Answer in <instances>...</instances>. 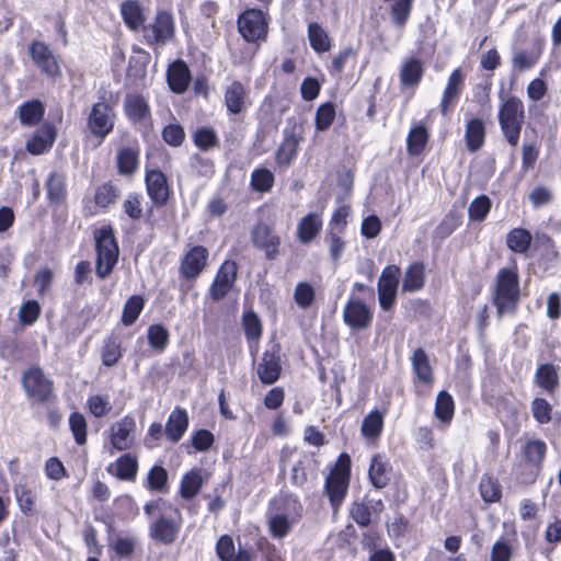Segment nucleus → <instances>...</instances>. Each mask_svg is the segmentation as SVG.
Here are the masks:
<instances>
[{
  "mask_svg": "<svg viewBox=\"0 0 561 561\" xmlns=\"http://www.w3.org/2000/svg\"><path fill=\"white\" fill-rule=\"evenodd\" d=\"M481 497L486 503H494L500 501L502 496L500 484L491 477L483 476L480 480Z\"/></svg>",
  "mask_w": 561,
  "mask_h": 561,
  "instance_id": "48",
  "label": "nucleus"
},
{
  "mask_svg": "<svg viewBox=\"0 0 561 561\" xmlns=\"http://www.w3.org/2000/svg\"><path fill=\"white\" fill-rule=\"evenodd\" d=\"M188 426V417L185 411L174 410L165 424V435L172 442L176 443L181 439Z\"/></svg>",
  "mask_w": 561,
  "mask_h": 561,
  "instance_id": "29",
  "label": "nucleus"
},
{
  "mask_svg": "<svg viewBox=\"0 0 561 561\" xmlns=\"http://www.w3.org/2000/svg\"><path fill=\"white\" fill-rule=\"evenodd\" d=\"M294 298L300 308H308L314 300V289L311 284L307 282L298 283L294 290Z\"/></svg>",
  "mask_w": 561,
  "mask_h": 561,
  "instance_id": "55",
  "label": "nucleus"
},
{
  "mask_svg": "<svg viewBox=\"0 0 561 561\" xmlns=\"http://www.w3.org/2000/svg\"><path fill=\"white\" fill-rule=\"evenodd\" d=\"M30 55L33 61L49 77L60 75L58 61L49 47L39 41L30 45Z\"/></svg>",
  "mask_w": 561,
  "mask_h": 561,
  "instance_id": "17",
  "label": "nucleus"
},
{
  "mask_svg": "<svg viewBox=\"0 0 561 561\" xmlns=\"http://www.w3.org/2000/svg\"><path fill=\"white\" fill-rule=\"evenodd\" d=\"M124 110L129 119L139 122L149 115L146 100L137 94H128L124 101Z\"/></svg>",
  "mask_w": 561,
  "mask_h": 561,
  "instance_id": "32",
  "label": "nucleus"
},
{
  "mask_svg": "<svg viewBox=\"0 0 561 561\" xmlns=\"http://www.w3.org/2000/svg\"><path fill=\"white\" fill-rule=\"evenodd\" d=\"M368 477L376 489H383L388 485L391 477V466L385 456L377 454L371 458Z\"/></svg>",
  "mask_w": 561,
  "mask_h": 561,
  "instance_id": "25",
  "label": "nucleus"
},
{
  "mask_svg": "<svg viewBox=\"0 0 561 561\" xmlns=\"http://www.w3.org/2000/svg\"><path fill=\"white\" fill-rule=\"evenodd\" d=\"M425 274H424V265L422 263H413L411 264L403 278L402 290L403 291H416L420 290L424 286Z\"/></svg>",
  "mask_w": 561,
  "mask_h": 561,
  "instance_id": "34",
  "label": "nucleus"
},
{
  "mask_svg": "<svg viewBox=\"0 0 561 561\" xmlns=\"http://www.w3.org/2000/svg\"><path fill=\"white\" fill-rule=\"evenodd\" d=\"M238 30L247 42L263 38L267 32V22L264 13L259 9L245 10L238 18Z\"/></svg>",
  "mask_w": 561,
  "mask_h": 561,
  "instance_id": "7",
  "label": "nucleus"
},
{
  "mask_svg": "<svg viewBox=\"0 0 561 561\" xmlns=\"http://www.w3.org/2000/svg\"><path fill=\"white\" fill-rule=\"evenodd\" d=\"M335 118V107L332 103H325L319 106L316 114V128L318 130L328 129Z\"/></svg>",
  "mask_w": 561,
  "mask_h": 561,
  "instance_id": "60",
  "label": "nucleus"
},
{
  "mask_svg": "<svg viewBox=\"0 0 561 561\" xmlns=\"http://www.w3.org/2000/svg\"><path fill=\"white\" fill-rule=\"evenodd\" d=\"M312 460L311 456L302 455L293 466L290 480L297 486H302L307 482V463Z\"/></svg>",
  "mask_w": 561,
  "mask_h": 561,
  "instance_id": "62",
  "label": "nucleus"
},
{
  "mask_svg": "<svg viewBox=\"0 0 561 561\" xmlns=\"http://www.w3.org/2000/svg\"><path fill=\"white\" fill-rule=\"evenodd\" d=\"M465 139L467 149L471 152L478 151L485 140V127L482 119L472 117L466 124Z\"/></svg>",
  "mask_w": 561,
  "mask_h": 561,
  "instance_id": "28",
  "label": "nucleus"
},
{
  "mask_svg": "<svg viewBox=\"0 0 561 561\" xmlns=\"http://www.w3.org/2000/svg\"><path fill=\"white\" fill-rule=\"evenodd\" d=\"M308 39L317 53H325L331 48V41L327 31L316 22L308 25Z\"/></svg>",
  "mask_w": 561,
  "mask_h": 561,
  "instance_id": "35",
  "label": "nucleus"
},
{
  "mask_svg": "<svg viewBox=\"0 0 561 561\" xmlns=\"http://www.w3.org/2000/svg\"><path fill=\"white\" fill-rule=\"evenodd\" d=\"M56 138L55 128L44 125L27 140L26 150L32 154H42L50 149Z\"/></svg>",
  "mask_w": 561,
  "mask_h": 561,
  "instance_id": "26",
  "label": "nucleus"
},
{
  "mask_svg": "<svg viewBox=\"0 0 561 561\" xmlns=\"http://www.w3.org/2000/svg\"><path fill=\"white\" fill-rule=\"evenodd\" d=\"M180 525L171 516L162 515L150 526V536L160 542L171 543L175 540Z\"/></svg>",
  "mask_w": 561,
  "mask_h": 561,
  "instance_id": "24",
  "label": "nucleus"
},
{
  "mask_svg": "<svg viewBox=\"0 0 561 561\" xmlns=\"http://www.w3.org/2000/svg\"><path fill=\"white\" fill-rule=\"evenodd\" d=\"M435 415L444 423L449 422L454 416V400L446 391L437 394L435 403Z\"/></svg>",
  "mask_w": 561,
  "mask_h": 561,
  "instance_id": "45",
  "label": "nucleus"
},
{
  "mask_svg": "<svg viewBox=\"0 0 561 561\" xmlns=\"http://www.w3.org/2000/svg\"><path fill=\"white\" fill-rule=\"evenodd\" d=\"M248 89L239 81H232L225 89V104L229 113L240 114L248 106Z\"/></svg>",
  "mask_w": 561,
  "mask_h": 561,
  "instance_id": "21",
  "label": "nucleus"
},
{
  "mask_svg": "<svg viewBox=\"0 0 561 561\" xmlns=\"http://www.w3.org/2000/svg\"><path fill=\"white\" fill-rule=\"evenodd\" d=\"M144 299L140 296H131L125 302L122 322L125 325H131L138 319L141 310L144 309Z\"/></svg>",
  "mask_w": 561,
  "mask_h": 561,
  "instance_id": "46",
  "label": "nucleus"
},
{
  "mask_svg": "<svg viewBox=\"0 0 561 561\" xmlns=\"http://www.w3.org/2000/svg\"><path fill=\"white\" fill-rule=\"evenodd\" d=\"M519 296L518 274L516 267L501 268L496 277V286L493 302L496 306L499 316L512 311Z\"/></svg>",
  "mask_w": 561,
  "mask_h": 561,
  "instance_id": "2",
  "label": "nucleus"
},
{
  "mask_svg": "<svg viewBox=\"0 0 561 561\" xmlns=\"http://www.w3.org/2000/svg\"><path fill=\"white\" fill-rule=\"evenodd\" d=\"M428 141V133L422 125L413 127L407 139V150L410 156H419Z\"/></svg>",
  "mask_w": 561,
  "mask_h": 561,
  "instance_id": "39",
  "label": "nucleus"
},
{
  "mask_svg": "<svg viewBox=\"0 0 561 561\" xmlns=\"http://www.w3.org/2000/svg\"><path fill=\"white\" fill-rule=\"evenodd\" d=\"M274 183L273 173L265 169H257L252 172L251 186L254 191L265 193L268 192Z\"/></svg>",
  "mask_w": 561,
  "mask_h": 561,
  "instance_id": "49",
  "label": "nucleus"
},
{
  "mask_svg": "<svg viewBox=\"0 0 561 561\" xmlns=\"http://www.w3.org/2000/svg\"><path fill=\"white\" fill-rule=\"evenodd\" d=\"M121 14L126 26L133 31L144 30L146 16L141 4L137 0H126L121 4Z\"/></svg>",
  "mask_w": 561,
  "mask_h": 561,
  "instance_id": "27",
  "label": "nucleus"
},
{
  "mask_svg": "<svg viewBox=\"0 0 561 561\" xmlns=\"http://www.w3.org/2000/svg\"><path fill=\"white\" fill-rule=\"evenodd\" d=\"M87 405L90 413L95 417H103L112 410V404L107 394L90 396L87 400Z\"/></svg>",
  "mask_w": 561,
  "mask_h": 561,
  "instance_id": "50",
  "label": "nucleus"
},
{
  "mask_svg": "<svg viewBox=\"0 0 561 561\" xmlns=\"http://www.w3.org/2000/svg\"><path fill=\"white\" fill-rule=\"evenodd\" d=\"M44 113V105L37 100L27 101L19 106V118L25 126L36 125L43 118Z\"/></svg>",
  "mask_w": 561,
  "mask_h": 561,
  "instance_id": "33",
  "label": "nucleus"
},
{
  "mask_svg": "<svg viewBox=\"0 0 561 561\" xmlns=\"http://www.w3.org/2000/svg\"><path fill=\"white\" fill-rule=\"evenodd\" d=\"M350 480V457L342 454L339 457L336 467L331 471L325 481V492L334 510H337L343 502L348 488Z\"/></svg>",
  "mask_w": 561,
  "mask_h": 561,
  "instance_id": "5",
  "label": "nucleus"
},
{
  "mask_svg": "<svg viewBox=\"0 0 561 561\" xmlns=\"http://www.w3.org/2000/svg\"><path fill=\"white\" fill-rule=\"evenodd\" d=\"M174 34V21L171 13L160 11L157 13L154 22L144 27V37L149 44L164 45Z\"/></svg>",
  "mask_w": 561,
  "mask_h": 561,
  "instance_id": "11",
  "label": "nucleus"
},
{
  "mask_svg": "<svg viewBox=\"0 0 561 561\" xmlns=\"http://www.w3.org/2000/svg\"><path fill=\"white\" fill-rule=\"evenodd\" d=\"M138 470V462L135 456L130 454L122 455L114 466L108 468V471L115 474L121 480L131 481L135 479Z\"/></svg>",
  "mask_w": 561,
  "mask_h": 561,
  "instance_id": "30",
  "label": "nucleus"
},
{
  "mask_svg": "<svg viewBox=\"0 0 561 561\" xmlns=\"http://www.w3.org/2000/svg\"><path fill=\"white\" fill-rule=\"evenodd\" d=\"M118 195L119 192L116 186L111 183H105L98 187L94 195V201L98 206L106 208L116 202Z\"/></svg>",
  "mask_w": 561,
  "mask_h": 561,
  "instance_id": "51",
  "label": "nucleus"
},
{
  "mask_svg": "<svg viewBox=\"0 0 561 561\" xmlns=\"http://www.w3.org/2000/svg\"><path fill=\"white\" fill-rule=\"evenodd\" d=\"M322 215L318 211L308 213L297 225L296 236L300 243L308 244L313 241L322 229Z\"/></svg>",
  "mask_w": 561,
  "mask_h": 561,
  "instance_id": "20",
  "label": "nucleus"
},
{
  "mask_svg": "<svg viewBox=\"0 0 561 561\" xmlns=\"http://www.w3.org/2000/svg\"><path fill=\"white\" fill-rule=\"evenodd\" d=\"M136 430V422L130 416H125L119 421L112 424L111 431V445L116 450L129 449L134 444V433Z\"/></svg>",
  "mask_w": 561,
  "mask_h": 561,
  "instance_id": "15",
  "label": "nucleus"
},
{
  "mask_svg": "<svg viewBox=\"0 0 561 561\" xmlns=\"http://www.w3.org/2000/svg\"><path fill=\"white\" fill-rule=\"evenodd\" d=\"M96 262L95 273L101 279L106 278L118 262L119 249L113 228L102 226L94 232Z\"/></svg>",
  "mask_w": 561,
  "mask_h": 561,
  "instance_id": "1",
  "label": "nucleus"
},
{
  "mask_svg": "<svg viewBox=\"0 0 561 561\" xmlns=\"http://www.w3.org/2000/svg\"><path fill=\"white\" fill-rule=\"evenodd\" d=\"M280 371L278 350L273 346L272 350L264 352L257 365V375L263 383L271 385L279 378Z\"/></svg>",
  "mask_w": 561,
  "mask_h": 561,
  "instance_id": "18",
  "label": "nucleus"
},
{
  "mask_svg": "<svg viewBox=\"0 0 561 561\" xmlns=\"http://www.w3.org/2000/svg\"><path fill=\"white\" fill-rule=\"evenodd\" d=\"M115 118L114 108L108 103L101 101L93 104L87 126L93 136L103 140L113 130Z\"/></svg>",
  "mask_w": 561,
  "mask_h": 561,
  "instance_id": "6",
  "label": "nucleus"
},
{
  "mask_svg": "<svg viewBox=\"0 0 561 561\" xmlns=\"http://www.w3.org/2000/svg\"><path fill=\"white\" fill-rule=\"evenodd\" d=\"M148 195L156 205H164L169 197V186L165 175L159 170L148 171L146 174Z\"/></svg>",
  "mask_w": 561,
  "mask_h": 561,
  "instance_id": "22",
  "label": "nucleus"
},
{
  "mask_svg": "<svg viewBox=\"0 0 561 561\" xmlns=\"http://www.w3.org/2000/svg\"><path fill=\"white\" fill-rule=\"evenodd\" d=\"M343 233L335 231H328L325 240L329 244L330 256L332 261L337 262L344 252L345 241L342 238Z\"/></svg>",
  "mask_w": 561,
  "mask_h": 561,
  "instance_id": "63",
  "label": "nucleus"
},
{
  "mask_svg": "<svg viewBox=\"0 0 561 561\" xmlns=\"http://www.w3.org/2000/svg\"><path fill=\"white\" fill-rule=\"evenodd\" d=\"M547 450V445L541 439H530L524 446V455L529 463L539 468Z\"/></svg>",
  "mask_w": 561,
  "mask_h": 561,
  "instance_id": "44",
  "label": "nucleus"
},
{
  "mask_svg": "<svg viewBox=\"0 0 561 561\" xmlns=\"http://www.w3.org/2000/svg\"><path fill=\"white\" fill-rule=\"evenodd\" d=\"M168 481V472L161 466H154L148 473V486L154 491H162Z\"/></svg>",
  "mask_w": 561,
  "mask_h": 561,
  "instance_id": "64",
  "label": "nucleus"
},
{
  "mask_svg": "<svg viewBox=\"0 0 561 561\" xmlns=\"http://www.w3.org/2000/svg\"><path fill=\"white\" fill-rule=\"evenodd\" d=\"M121 356L122 353L117 340L115 337L107 339L101 351L103 365L107 367L114 366L118 362Z\"/></svg>",
  "mask_w": 561,
  "mask_h": 561,
  "instance_id": "53",
  "label": "nucleus"
},
{
  "mask_svg": "<svg viewBox=\"0 0 561 561\" xmlns=\"http://www.w3.org/2000/svg\"><path fill=\"white\" fill-rule=\"evenodd\" d=\"M22 383L27 396L36 401H47L51 394L53 383L38 367H31L26 370Z\"/></svg>",
  "mask_w": 561,
  "mask_h": 561,
  "instance_id": "9",
  "label": "nucleus"
},
{
  "mask_svg": "<svg viewBox=\"0 0 561 561\" xmlns=\"http://www.w3.org/2000/svg\"><path fill=\"white\" fill-rule=\"evenodd\" d=\"M525 113L522 101L515 96L504 101L499 110V124L506 141L516 147L519 142Z\"/></svg>",
  "mask_w": 561,
  "mask_h": 561,
  "instance_id": "3",
  "label": "nucleus"
},
{
  "mask_svg": "<svg viewBox=\"0 0 561 561\" xmlns=\"http://www.w3.org/2000/svg\"><path fill=\"white\" fill-rule=\"evenodd\" d=\"M299 147V138L295 135L287 136L276 152V162L279 165H289L296 158Z\"/></svg>",
  "mask_w": 561,
  "mask_h": 561,
  "instance_id": "41",
  "label": "nucleus"
},
{
  "mask_svg": "<svg viewBox=\"0 0 561 561\" xmlns=\"http://www.w3.org/2000/svg\"><path fill=\"white\" fill-rule=\"evenodd\" d=\"M139 161V149L137 147H125L117 152V169L123 175L135 173Z\"/></svg>",
  "mask_w": 561,
  "mask_h": 561,
  "instance_id": "31",
  "label": "nucleus"
},
{
  "mask_svg": "<svg viewBox=\"0 0 561 561\" xmlns=\"http://www.w3.org/2000/svg\"><path fill=\"white\" fill-rule=\"evenodd\" d=\"M424 75L423 61L417 57L404 58L400 67L399 79L402 87L415 88Z\"/></svg>",
  "mask_w": 561,
  "mask_h": 561,
  "instance_id": "23",
  "label": "nucleus"
},
{
  "mask_svg": "<svg viewBox=\"0 0 561 561\" xmlns=\"http://www.w3.org/2000/svg\"><path fill=\"white\" fill-rule=\"evenodd\" d=\"M411 362L413 371L417 379L424 383H431L433 376L426 353L422 348L415 350L411 357Z\"/></svg>",
  "mask_w": 561,
  "mask_h": 561,
  "instance_id": "37",
  "label": "nucleus"
},
{
  "mask_svg": "<svg viewBox=\"0 0 561 561\" xmlns=\"http://www.w3.org/2000/svg\"><path fill=\"white\" fill-rule=\"evenodd\" d=\"M492 203L486 195L476 197L469 205L468 215L472 221H482L491 209Z\"/></svg>",
  "mask_w": 561,
  "mask_h": 561,
  "instance_id": "47",
  "label": "nucleus"
},
{
  "mask_svg": "<svg viewBox=\"0 0 561 561\" xmlns=\"http://www.w3.org/2000/svg\"><path fill=\"white\" fill-rule=\"evenodd\" d=\"M14 494L21 511L26 515H32L35 504L32 491L26 485L19 484L14 489Z\"/></svg>",
  "mask_w": 561,
  "mask_h": 561,
  "instance_id": "57",
  "label": "nucleus"
},
{
  "mask_svg": "<svg viewBox=\"0 0 561 561\" xmlns=\"http://www.w3.org/2000/svg\"><path fill=\"white\" fill-rule=\"evenodd\" d=\"M69 426L76 443L83 445L87 440V421L84 416L79 412L71 413L69 417Z\"/></svg>",
  "mask_w": 561,
  "mask_h": 561,
  "instance_id": "56",
  "label": "nucleus"
},
{
  "mask_svg": "<svg viewBox=\"0 0 561 561\" xmlns=\"http://www.w3.org/2000/svg\"><path fill=\"white\" fill-rule=\"evenodd\" d=\"M536 381L545 391H554L559 386L557 368L552 364L540 365L536 371Z\"/></svg>",
  "mask_w": 561,
  "mask_h": 561,
  "instance_id": "40",
  "label": "nucleus"
},
{
  "mask_svg": "<svg viewBox=\"0 0 561 561\" xmlns=\"http://www.w3.org/2000/svg\"><path fill=\"white\" fill-rule=\"evenodd\" d=\"M237 279V264L225 261L217 271L216 277L209 288L210 297L215 301L221 300L232 288Z\"/></svg>",
  "mask_w": 561,
  "mask_h": 561,
  "instance_id": "14",
  "label": "nucleus"
},
{
  "mask_svg": "<svg viewBox=\"0 0 561 561\" xmlns=\"http://www.w3.org/2000/svg\"><path fill=\"white\" fill-rule=\"evenodd\" d=\"M208 251L203 245L192 247L182 257L180 274L186 279H195L205 268Z\"/></svg>",
  "mask_w": 561,
  "mask_h": 561,
  "instance_id": "12",
  "label": "nucleus"
},
{
  "mask_svg": "<svg viewBox=\"0 0 561 561\" xmlns=\"http://www.w3.org/2000/svg\"><path fill=\"white\" fill-rule=\"evenodd\" d=\"M254 247L264 251L266 259L274 260L279 253L280 238L263 222L257 224L251 233Z\"/></svg>",
  "mask_w": 561,
  "mask_h": 561,
  "instance_id": "13",
  "label": "nucleus"
},
{
  "mask_svg": "<svg viewBox=\"0 0 561 561\" xmlns=\"http://www.w3.org/2000/svg\"><path fill=\"white\" fill-rule=\"evenodd\" d=\"M39 313V304L35 300H27L19 310L20 322L24 325H31L38 319Z\"/></svg>",
  "mask_w": 561,
  "mask_h": 561,
  "instance_id": "61",
  "label": "nucleus"
},
{
  "mask_svg": "<svg viewBox=\"0 0 561 561\" xmlns=\"http://www.w3.org/2000/svg\"><path fill=\"white\" fill-rule=\"evenodd\" d=\"M383 427V415L378 410L371 411L368 415L365 416L362 423V434L366 438H377Z\"/></svg>",
  "mask_w": 561,
  "mask_h": 561,
  "instance_id": "43",
  "label": "nucleus"
},
{
  "mask_svg": "<svg viewBox=\"0 0 561 561\" xmlns=\"http://www.w3.org/2000/svg\"><path fill=\"white\" fill-rule=\"evenodd\" d=\"M301 516L300 503L287 496L283 500L282 511H272L267 517L268 529L273 538L282 539L286 537L294 525H296Z\"/></svg>",
  "mask_w": 561,
  "mask_h": 561,
  "instance_id": "4",
  "label": "nucleus"
},
{
  "mask_svg": "<svg viewBox=\"0 0 561 561\" xmlns=\"http://www.w3.org/2000/svg\"><path fill=\"white\" fill-rule=\"evenodd\" d=\"M147 337L151 347L162 351L168 344L169 333L163 325L153 324L148 328Z\"/></svg>",
  "mask_w": 561,
  "mask_h": 561,
  "instance_id": "52",
  "label": "nucleus"
},
{
  "mask_svg": "<svg viewBox=\"0 0 561 561\" xmlns=\"http://www.w3.org/2000/svg\"><path fill=\"white\" fill-rule=\"evenodd\" d=\"M135 539L131 537L117 536L110 540V547L121 558H130L135 550Z\"/></svg>",
  "mask_w": 561,
  "mask_h": 561,
  "instance_id": "59",
  "label": "nucleus"
},
{
  "mask_svg": "<svg viewBox=\"0 0 561 561\" xmlns=\"http://www.w3.org/2000/svg\"><path fill=\"white\" fill-rule=\"evenodd\" d=\"M538 59L539 53L537 51L517 50L513 55L512 64L515 69L524 71L533 68L538 62Z\"/></svg>",
  "mask_w": 561,
  "mask_h": 561,
  "instance_id": "54",
  "label": "nucleus"
},
{
  "mask_svg": "<svg viewBox=\"0 0 561 561\" xmlns=\"http://www.w3.org/2000/svg\"><path fill=\"white\" fill-rule=\"evenodd\" d=\"M203 485V478L199 470H191L185 473L181 480L180 493L185 500L195 497Z\"/></svg>",
  "mask_w": 561,
  "mask_h": 561,
  "instance_id": "36",
  "label": "nucleus"
},
{
  "mask_svg": "<svg viewBox=\"0 0 561 561\" xmlns=\"http://www.w3.org/2000/svg\"><path fill=\"white\" fill-rule=\"evenodd\" d=\"M242 327L250 344L256 343L262 336V323L253 310H245L242 316Z\"/></svg>",
  "mask_w": 561,
  "mask_h": 561,
  "instance_id": "38",
  "label": "nucleus"
},
{
  "mask_svg": "<svg viewBox=\"0 0 561 561\" xmlns=\"http://www.w3.org/2000/svg\"><path fill=\"white\" fill-rule=\"evenodd\" d=\"M533 237L530 232L523 228H515L507 233L506 244L515 253H525Z\"/></svg>",
  "mask_w": 561,
  "mask_h": 561,
  "instance_id": "42",
  "label": "nucleus"
},
{
  "mask_svg": "<svg viewBox=\"0 0 561 561\" xmlns=\"http://www.w3.org/2000/svg\"><path fill=\"white\" fill-rule=\"evenodd\" d=\"M413 0H394L391 5V16L397 25H404L410 16Z\"/></svg>",
  "mask_w": 561,
  "mask_h": 561,
  "instance_id": "58",
  "label": "nucleus"
},
{
  "mask_svg": "<svg viewBox=\"0 0 561 561\" xmlns=\"http://www.w3.org/2000/svg\"><path fill=\"white\" fill-rule=\"evenodd\" d=\"M463 81L465 76L459 68L450 73L439 102V110L444 116H447L457 104L462 91Z\"/></svg>",
  "mask_w": 561,
  "mask_h": 561,
  "instance_id": "16",
  "label": "nucleus"
},
{
  "mask_svg": "<svg viewBox=\"0 0 561 561\" xmlns=\"http://www.w3.org/2000/svg\"><path fill=\"white\" fill-rule=\"evenodd\" d=\"M343 320L352 330H365L373 321V310L360 299L351 297L343 309Z\"/></svg>",
  "mask_w": 561,
  "mask_h": 561,
  "instance_id": "10",
  "label": "nucleus"
},
{
  "mask_svg": "<svg viewBox=\"0 0 561 561\" xmlns=\"http://www.w3.org/2000/svg\"><path fill=\"white\" fill-rule=\"evenodd\" d=\"M168 84L174 93H184L191 82V71L183 60H175L169 65L167 71Z\"/></svg>",
  "mask_w": 561,
  "mask_h": 561,
  "instance_id": "19",
  "label": "nucleus"
},
{
  "mask_svg": "<svg viewBox=\"0 0 561 561\" xmlns=\"http://www.w3.org/2000/svg\"><path fill=\"white\" fill-rule=\"evenodd\" d=\"M400 268L397 265L386 266L378 280V298L381 309L390 310L396 302L399 286Z\"/></svg>",
  "mask_w": 561,
  "mask_h": 561,
  "instance_id": "8",
  "label": "nucleus"
}]
</instances>
